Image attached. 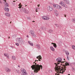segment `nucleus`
<instances>
[{
  "label": "nucleus",
  "instance_id": "1",
  "mask_svg": "<svg viewBox=\"0 0 75 75\" xmlns=\"http://www.w3.org/2000/svg\"><path fill=\"white\" fill-rule=\"evenodd\" d=\"M62 59L60 57H58L56 59V61H57V64L55 63L54 64L56 65L54 69L57 73L59 74H64L65 72V71H66L67 67L66 66H69V64L68 63H67L65 62H62Z\"/></svg>",
  "mask_w": 75,
  "mask_h": 75
},
{
  "label": "nucleus",
  "instance_id": "2",
  "mask_svg": "<svg viewBox=\"0 0 75 75\" xmlns=\"http://www.w3.org/2000/svg\"><path fill=\"white\" fill-rule=\"evenodd\" d=\"M33 64H35L31 66V67L32 69L34 70L35 73H38L41 70V69H42V65L37 64V63L35 62H34Z\"/></svg>",
  "mask_w": 75,
  "mask_h": 75
},
{
  "label": "nucleus",
  "instance_id": "3",
  "mask_svg": "<svg viewBox=\"0 0 75 75\" xmlns=\"http://www.w3.org/2000/svg\"><path fill=\"white\" fill-rule=\"evenodd\" d=\"M16 41L17 42H18L20 44H22L24 43V41L21 38H17L16 39Z\"/></svg>",
  "mask_w": 75,
  "mask_h": 75
},
{
  "label": "nucleus",
  "instance_id": "4",
  "mask_svg": "<svg viewBox=\"0 0 75 75\" xmlns=\"http://www.w3.org/2000/svg\"><path fill=\"white\" fill-rule=\"evenodd\" d=\"M30 34H31L33 36V37H37V36L35 34V32H34V31L33 30H30V31L29 32Z\"/></svg>",
  "mask_w": 75,
  "mask_h": 75
},
{
  "label": "nucleus",
  "instance_id": "5",
  "mask_svg": "<svg viewBox=\"0 0 75 75\" xmlns=\"http://www.w3.org/2000/svg\"><path fill=\"white\" fill-rule=\"evenodd\" d=\"M21 72L22 73V75H27V73L24 69H21Z\"/></svg>",
  "mask_w": 75,
  "mask_h": 75
},
{
  "label": "nucleus",
  "instance_id": "6",
  "mask_svg": "<svg viewBox=\"0 0 75 75\" xmlns=\"http://www.w3.org/2000/svg\"><path fill=\"white\" fill-rule=\"evenodd\" d=\"M21 72L22 73V75H27V73L24 69H21Z\"/></svg>",
  "mask_w": 75,
  "mask_h": 75
},
{
  "label": "nucleus",
  "instance_id": "7",
  "mask_svg": "<svg viewBox=\"0 0 75 75\" xmlns=\"http://www.w3.org/2000/svg\"><path fill=\"white\" fill-rule=\"evenodd\" d=\"M20 10H23V11H24V13H26V14H27V13H28V10H26L25 8H23V7H22V8L20 9Z\"/></svg>",
  "mask_w": 75,
  "mask_h": 75
},
{
  "label": "nucleus",
  "instance_id": "8",
  "mask_svg": "<svg viewBox=\"0 0 75 75\" xmlns=\"http://www.w3.org/2000/svg\"><path fill=\"white\" fill-rule=\"evenodd\" d=\"M47 9L49 11H51L53 10V8H52V7H50V6L47 7Z\"/></svg>",
  "mask_w": 75,
  "mask_h": 75
},
{
  "label": "nucleus",
  "instance_id": "9",
  "mask_svg": "<svg viewBox=\"0 0 75 75\" xmlns=\"http://www.w3.org/2000/svg\"><path fill=\"white\" fill-rule=\"evenodd\" d=\"M42 18L44 19V20H50V18L47 17H46L45 16H43L42 17Z\"/></svg>",
  "mask_w": 75,
  "mask_h": 75
},
{
  "label": "nucleus",
  "instance_id": "10",
  "mask_svg": "<svg viewBox=\"0 0 75 75\" xmlns=\"http://www.w3.org/2000/svg\"><path fill=\"white\" fill-rule=\"evenodd\" d=\"M5 71L6 72H10L11 71V69H9L8 67H6L5 68Z\"/></svg>",
  "mask_w": 75,
  "mask_h": 75
},
{
  "label": "nucleus",
  "instance_id": "11",
  "mask_svg": "<svg viewBox=\"0 0 75 75\" xmlns=\"http://www.w3.org/2000/svg\"><path fill=\"white\" fill-rule=\"evenodd\" d=\"M59 4L61 5V6H62V7H65V6H66V4H64V2L62 1H61L60 2V3H59Z\"/></svg>",
  "mask_w": 75,
  "mask_h": 75
},
{
  "label": "nucleus",
  "instance_id": "12",
  "mask_svg": "<svg viewBox=\"0 0 75 75\" xmlns=\"http://www.w3.org/2000/svg\"><path fill=\"white\" fill-rule=\"evenodd\" d=\"M37 58L38 59L39 61H41V60H40V59H42V57H41V55H39L37 57Z\"/></svg>",
  "mask_w": 75,
  "mask_h": 75
},
{
  "label": "nucleus",
  "instance_id": "13",
  "mask_svg": "<svg viewBox=\"0 0 75 75\" xmlns=\"http://www.w3.org/2000/svg\"><path fill=\"white\" fill-rule=\"evenodd\" d=\"M52 44H53V46L55 48H57V44L56 43H52Z\"/></svg>",
  "mask_w": 75,
  "mask_h": 75
},
{
  "label": "nucleus",
  "instance_id": "14",
  "mask_svg": "<svg viewBox=\"0 0 75 75\" xmlns=\"http://www.w3.org/2000/svg\"><path fill=\"white\" fill-rule=\"evenodd\" d=\"M4 0V4L6 5V6L7 7H8V6L9 5H8V3L6 2V1H7L6 0Z\"/></svg>",
  "mask_w": 75,
  "mask_h": 75
},
{
  "label": "nucleus",
  "instance_id": "15",
  "mask_svg": "<svg viewBox=\"0 0 75 75\" xmlns=\"http://www.w3.org/2000/svg\"><path fill=\"white\" fill-rule=\"evenodd\" d=\"M50 48L51 51H55V49L52 46H51L50 47Z\"/></svg>",
  "mask_w": 75,
  "mask_h": 75
},
{
  "label": "nucleus",
  "instance_id": "16",
  "mask_svg": "<svg viewBox=\"0 0 75 75\" xmlns=\"http://www.w3.org/2000/svg\"><path fill=\"white\" fill-rule=\"evenodd\" d=\"M64 1L67 4H69V1L68 0H64Z\"/></svg>",
  "mask_w": 75,
  "mask_h": 75
},
{
  "label": "nucleus",
  "instance_id": "17",
  "mask_svg": "<svg viewBox=\"0 0 75 75\" xmlns=\"http://www.w3.org/2000/svg\"><path fill=\"white\" fill-rule=\"evenodd\" d=\"M56 7L57 9H59V8H61V6L58 5H56Z\"/></svg>",
  "mask_w": 75,
  "mask_h": 75
},
{
  "label": "nucleus",
  "instance_id": "18",
  "mask_svg": "<svg viewBox=\"0 0 75 75\" xmlns=\"http://www.w3.org/2000/svg\"><path fill=\"white\" fill-rule=\"evenodd\" d=\"M28 43H29V44H30V45H31V46H33L34 45H33V43L32 42L30 41H28Z\"/></svg>",
  "mask_w": 75,
  "mask_h": 75
},
{
  "label": "nucleus",
  "instance_id": "19",
  "mask_svg": "<svg viewBox=\"0 0 75 75\" xmlns=\"http://www.w3.org/2000/svg\"><path fill=\"white\" fill-rule=\"evenodd\" d=\"M5 15L8 17H10V14L9 13H5Z\"/></svg>",
  "mask_w": 75,
  "mask_h": 75
},
{
  "label": "nucleus",
  "instance_id": "20",
  "mask_svg": "<svg viewBox=\"0 0 75 75\" xmlns=\"http://www.w3.org/2000/svg\"><path fill=\"white\" fill-rule=\"evenodd\" d=\"M4 10L6 11H9V9L8 8L6 7L4 8Z\"/></svg>",
  "mask_w": 75,
  "mask_h": 75
},
{
  "label": "nucleus",
  "instance_id": "21",
  "mask_svg": "<svg viewBox=\"0 0 75 75\" xmlns=\"http://www.w3.org/2000/svg\"><path fill=\"white\" fill-rule=\"evenodd\" d=\"M22 6L23 5H21V3H20V4L18 5V6H19L18 7V8H21L22 7Z\"/></svg>",
  "mask_w": 75,
  "mask_h": 75
},
{
  "label": "nucleus",
  "instance_id": "22",
  "mask_svg": "<svg viewBox=\"0 0 75 75\" xmlns=\"http://www.w3.org/2000/svg\"><path fill=\"white\" fill-rule=\"evenodd\" d=\"M36 47L38 48V49H40V46L39 45H36Z\"/></svg>",
  "mask_w": 75,
  "mask_h": 75
},
{
  "label": "nucleus",
  "instance_id": "23",
  "mask_svg": "<svg viewBox=\"0 0 75 75\" xmlns=\"http://www.w3.org/2000/svg\"><path fill=\"white\" fill-rule=\"evenodd\" d=\"M12 59H13V60H15V59H16V58L14 56H12Z\"/></svg>",
  "mask_w": 75,
  "mask_h": 75
},
{
  "label": "nucleus",
  "instance_id": "24",
  "mask_svg": "<svg viewBox=\"0 0 75 75\" xmlns=\"http://www.w3.org/2000/svg\"><path fill=\"white\" fill-rule=\"evenodd\" d=\"M72 49L73 50H75V46L74 45H72L71 46Z\"/></svg>",
  "mask_w": 75,
  "mask_h": 75
},
{
  "label": "nucleus",
  "instance_id": "25",
  "mask_svg": "<svg viewBox=\"0 0 75 75\" xmlns=\"http://www.w3.org/2000/svg\"><path fill=\"white\" fill-rule=\"evenodd\" d=\"M65 53H66V54L67 55H69V52H68L67 51H66L65 52Z\"/></svg>",
  "mask_w": 75,
  "mask_h": 75
},
{
  "label": "nucleus",
  "instance_id": "26",
  "mask_svg": "<svg viewBox=\"0 0 75 75\" xmlns=\"http://www.w3.org/2000/svg\"><path fill=\"white\" fill-rule=\"evenodd\" d=\"M54 25H55V26H56L57 27H59V25H58V24H55Z\"/></svg>",
  "mask_w": 75,
  "mask_h": 75
},
{
  "label": "nucleus",
  "instance_id": "27",
  "mask_svg": "<svg viewBox=\"0 0 75 75\" xmlns=\"http://www.w3.org/2000/svg\"><path fill=\"white\" fill-rule=\"evenodd\" d=\"M4 55L5 56H6V57H7L8 55L6 53H4Z\"/></svg>",
  "mask_w": 75,
  "mask_h": 75
},
{
  "label": "nucleus",
  "instance_id": "28",
  "mask_svg": "<svg viewBox=\"0 0 75 75\" xmlns=\"http://www.w3.org/2000/svg\"><path fill=\"white\" fill-rule=\"evenodd\" d=\"M69 58H70V57H69L68 56H67V60H68V61H69Z\"/></svg>",
  "mask_w": 75,
  "mask_h": 75
},
{
  "label": "nucleus",
  "instance_id": "29",
  "mask_svg": "<svg viewBox=\"0 0 75 75\" xmlns=\"http://www.w3.org/2000/svg\"><path fill=\"white\" fill-rule=\"evenodd\" d=\"M16 45H17V46H19V43H16Z\"/></svg>",
  "mask_w": 75,
  "mask_h": 75
},
{
  "label": "nucleus",
  "instance_id": "30",
  "mask_svg": "<svg viewBox=\"0 0 75 75\" xmlns=\"http://www.w3.org/2000/svg\"><path fill=\"white\" fill-rule=\"evenodd\" d=\"M54 13H57V12H58V11H57V10H55L54 11Z\"/></svg>",
  "mask_w": 75,
  "mask_h": 75
},
{
  "label": "nucleus",
  "instance_id": "31",
  "mask_svg": "<svg viewBox=\"0 0 75 75\" xmlns=\"http://www.w3.org/2000/svg\"><path fill=\"white\" fill-rule=\"evenodd\" d=\"M6 57L7 58H8V59H9L10 58V57H9V56L8 55Z\"/></svg>",
  "mask_w": 75,
  "mask_h": 75
},
{
  "label": "nucleus",
  "instance_id": "32",
  "mask_svg": "<svg viewBox=\"0 0 75 75\" xmlns=\"http://www.w3.org/2000/svg\"><path fill=\"white\" fill-rule=\"evenodd\" d=\"M57 6V5H55V4H54L53 5V7H56Z\"/></svg>",
  "mask_w": 75,
  "mask_h": 75
},
{
  "label": "nucleus",
  "instance_id": "33",
  "mask_svg": "<svg viewBox=\"0 0 75 75\" xmlns=\"http://www.w3.org/2000/svg\"><path fill=\"white\" fill-rule=\"evenodd\" d=\"M27 19H28V20H30L31 19V18H30V17H27Z\"/></svg>",
  "mask_w": 75,
  "mask_h": 75
},
{
  "label": "nucleus",
  "instance_id": "34",
  "mask_svg": "<svg viewBox=\"0 0 75 75\" xmlns=\"http://www.w3.org/2000/svg\"><path fill=\"white\" fill-rule=\"evenodd\" d=\"M58 15V13L56 12V13H55V16H57Z\"/></svg>",
  "mask_w": 75,
  "mask_h": 75
},
{
  "label": "nucleus",
  "instance_id": "35",
  "mask_svg": "<svg viewBox=\"0 0 75 75\" xmlns=\"http://www.w3.org/2000/svg\"><path fill=\"white\" fill-rule=\"evenodd\" d=\"M16 71L17 72H19V70H16Z\"/></svg>",
  "mask_w": 75,
  "mask_h": 75
},
{
  "label": "nucleus",
  "instance_id": "36",
  "mask_svg": "<svg viewBox=\"0 0 75 75\" xmlns=\"http://www.w3.org/2000/svg\"><path fill=\"white\" fill-rule=\"evenodd\" d=\"M12 4L13 6H15V5H16V4L14 3H13Z\"/></svg>",
  "mask_w": 75,
  "mask_h": 75
},
{
  "label": "nucleus",
  "instance_id": "37",
  "mask_svg": "<svg viewBox=\"0 0 75 75\" xmlns=\"http://www.w3.org/2000/svg\"><path fill=\"white\" fill-rule=\"evenodd\" d=\"M36 12H38V11H37V8L36 10Z\"/></svg>",
  "mask_w": 75,
  "mask_h": 75
},
{
  "label": "nucleus",
  "instance_id": "38",
  "mask_svg": "<svg viewBox=\"0 0 75 75\" xmlns=\"http://www.w3.org/2000/svg\"><path fill=\"white\" fill-rule=\"evenodd\" d=\"M64 17H67V16L65 15V14L64 15Z\"/></svg>",
  "mask_w": 75,
  "mask_h": 75
},
{
  "label": "nucleus",
  "instance_id": "39",
  "mask_svg": "<svg viewBox=\"0 0 75 75\" xmlns=\"http://www.w3.org/2000/svg\"><path fill=\"white\" fill-rule=\"evenodd\" d=\"M0 3H1V4H2V2H1V1L0 0Z\"/></svg>",
  "mask_w": 75,
  "mask_h": 75
},
{
  "label": "nucleus",
  "instance_id": "40",
  "mask_svg": "<svg viewBox=\"0 0 75 75\" xmlns=\"http://www.w3.org/2000/svg\"><path fill=\"white\" fill-rule=\"evenodd\" d=\"M38 6L40 7V5H39V4L38 5Z\"/></svg>",
  "mask_w": 75,
  "mask_h": 75
},
{
  "label": "nucleus",
  "instance_id": "41",
  "mask_svg": "<svg viewBox=\"0 0 75 75\" xmlns=\"http://www.w3.org/2000/svg\"><path fill=\"white\" fill-rule=\"evenodd\" d=\"M11 47L12 48H14V47L13 46H12Z\"/></svg>",
  "mask_w": 75,
  "mask_h": 75
},
{
  "label": "nucleus",
  "instance_id": "42",
  "mask_svg": "<svg viewBox=\"0 0 75 75\" xmlns=\"http://www.w3.org/2000/svg\"><path fill=\"white\" fill-rule=\"evenodd\" d=\"M72 69H73V70H75V69H74V68H73Z\"/></svg>",
  "mask_w": 75,
  "mask_h": 75
},
{
  "label": "nucleus",
  "instance_id": "43",
  "mask_svg": "<svg viewBox=\"0 0 75 75\" xmlns=\"http://www.w3.org/2000/svg\"><path fill=\"white\" fill-rule=\"evenodd\" d=\"M13 2H16V1H13Z\"/></svg>",
  "mask_w": 75,
  "mask_h": 75
},
{
  "label": "nucleus",
  "instance_id": "44",
  "mask_svg": "<svg viewBox=\"0 0 75 75\" xmlns=\"http://www.w3.org/2000/svg\"><path fill=\"white\" fill-rule=\"evenodd\" d=\"M40 10V9L38 8V10Z\"/></svg>",
  "mask_w": 75,
  "mask_h": 75
},
{
  "label": "nucleus",
  "instance_id": "45",
  "mask_svg": "<svg viewBox=\"0 0 75 75\" xmlns=\"http://www.w3.org/2000/svg\"><path fill=\"white\" fill-rule=\"evenodd\" d=\"M33 22H35V21H33Z\"/></svg>",
  "mask_w": 75,
  "mask_h": 75
},
{
  "label": "nucleus",
  "instance_id": "46",
  "mask_svg": "<svg viewBox=\"0 0 75 75\" xmlns=\"http://www.w3.org/2000/svg\"><path fill=\"white\" fill-rule=\"evenodd\" d=\"M10 23H11V22H10Z\"/></svg>",
  "mask_w": 75,
  "mask_h": 75
},
{
  "label": "nucleus",
  "instance_id": "47",
  "mask_svg": "<svg viewBox=\"0 0 75 75\" xmlns=\"http://www.w3.org/2000/svg\"><path fill=\"white\" fill-rule=\"evenodd\" d=\"M36 61H37V60H35V62H36Z\"/></svg>",
  "mask_w": 75,
  "mask_h": 75
},
{
  "label": "nucleus",
  "instance_id": "48",
  "mask_svg": "<svg viewBox=\"0 0 75 75\" xmlns=\"http://www.w3.org/2000/svg\"><path fill=\"white\" fill-rule=\"evenodd\" d=\"M18 67H20V66H18Z\"/></svg>",
  "mask_w": 75,
  "mask_h": 75
},
{
  "label": "nucleus",
  "instance_id": "49",
  "mask_svg": "<svg viewBox=\"0 0 75 75\" xmlns=\"http://www.w3.org/2000/svg\"><path fill=\"white\" fill-rule=\"evenodd\" d=\"M26 6H27V5H25V7H26Z\"/></svg>",
  "mask_w": 75,
  "mask_h": 75
},
{
  "label": "nucleus",
  "instance_id": "50",
  "mask_svg": "<svg viewBox=\"0 0 75 75\" xmlns=\"http://www.w3.org/2000/svg\"><path fill=\"white\" fill-rule=\"evenodd\" d=\"M10 38V37H8V38Z\"/></svg>",
  "mask_w": 75,
  "mask_h": 75
},
{
  "label": "nucleus",
  "instance_id": "51",
  "mask_svg": "<svg viewBox=\"0 0 75 75\" xmlns=\"http://www.w3.org/2000/svg\"><path fill=\"white\" fill-rule=\"evenodd\" d=\"M68 75H70V74H68Z\"/></svg>",
  "mask_w": 75,
  "mask_h": 75
},
{
  "label": "nucleus",
  "instance_id": "52",
  "mask_svg": "<svg viewBox=\"0 0 75 75\" xmlns=\"http://www.w3.org/2000/svg\"><path fill=\"white\" fill-rule=\"evenodd\" d=\"M37 61H38V60H36Z\"/></svg>",
  "mask_w": 75,
  "mask_h": 75
},
{
  "label": "nucleus",
  "instance_id": "53",
  "mask_svg": "<svg viewBox=\"0 0 75 75\" xmlns=\"http://www.w3.org/2000/svg\"><path fill=\"white\" fill-rule=\"evenodd\" d=\"M64 60H65V59H64Z\"/></svg>",
  "mask_w": 75,
  "mask_h": 75
},
{
  "label": "nucleus",
  "instance_id": "54",
  "mask_svg": "<svg viewBox=\"0 0 75 75\" xmlns=\"http://www.w3.org/2000/svg\"><path fill=\"white\" fill-rule=\"evenodd\" d=\"M74 64H75V63H74Z\"/></svg>",
  "mask_w": 75,
  "mask_h": 75
},
{
  "label": "nucleus",
  "instance_id": "55",
  "mask_svg": "<svg viewBox=\"0 0 75 75\" xmlns=\"http://www.w3.org/2000/svg\"><path fill=\"white\" fill-rule=\"evenodd\" d=\"M28 36H27V37H28Z\"/></svg>",
  "mask_w": 75,
  "mask_h": 75
},
{
  "label": "nucleus",
  "instance_id": "56",
  "mask_svg": "<svg viewBox=\"0 0 75 75\" xmlns=\"http://www.w3.org/2000/svg\"><path fill=\"white\" fill-rule=\"evenodd\" d=\"M32 2H31L30 3H31Z\"/></svg>",
  "mask_w": 75,
  "mask_h": 75
}]
</instances>
